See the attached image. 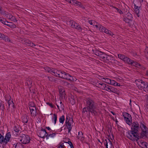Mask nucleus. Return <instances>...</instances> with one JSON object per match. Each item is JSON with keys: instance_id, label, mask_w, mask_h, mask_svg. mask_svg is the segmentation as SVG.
Masks as SVG:
<instances>
[{"instance_id": "obj_1", "label": "nucleus", "mask_w": 148, "mask_h": 148, "mask_svg": "<svg viewBox=\"0 0 148 148\" xmlns=\"http://www.w3.org/2000/svg\"><path fill=\"white\" fill-rule=\"evenodd\" d=\"M85 101L86 106L89 108V110L93 113L94 115H96L97 114V103L92 98L90 97L86 98Z\"/></svg>"}, {"instance_id": "obj_2", "label": "nucleus", "mask_w": 148, "mask_h": 148, "mask_svg": "<svg viewBox=\"0 0 148 148\" xmlns=\"http://www.w3.org/2000/svg\"><path fill=\"white\" fill-rule=\"evenodd\" d=\"M127 136L129 139L133 141H138L139 139V133H137L133 130L127 132Z\"/></svg>"}, {"instance_id": "obj_3", "label": "nucleus", "mask_w": 148, "mask_h": 148, "mask_svg": "<svg viewBox=\"0 0 148 148\" xmlns=\"http://www.w3.org/2000/svg\"><path fill=\"white\" fill-rule=\"evenodd\" d=\"M141 132L140 135L139 136L140 138L147 139L148 138V128L144 124H142L141 125Z\"/></svg>"}, {"instance_id": "obj_4", "label": "nucleus", "mask_w": 148, "mask_h": 148, "mask_svg": "<svg viewBox=\"0 0 148 148\" xmlns=\"http://www.w3.org/2000/svg\"><path fill=\"white\" fill-rule=\"evenodd\" d=\"M95 26L97 28H98V29H99V30L100 32H105L106 34H109L110 35L114 37V34H113L110 30H109L102 25L100 24H98L97 25H96Z\"/></svg>"}, {"instance_id": "obj_5", "label": "nucleus", "mask_w": 148, "mask_h": 148, "mask_svg": "<svg viewBox=\"0 0 148 148\" xmlns=\"http://www.w3.org/2000/svg\"><path fill=\"white\" fill-rule=\"evenodd\" d=\"M142 124H144L143 123L140 122L139 125L137 121L133 122L131 125V130H133L137 133H139V132L141 129V125Z\"/></svg>"}, {"instance_id": "obj_6", "label": "nucleus", "mask_w": 148, "mask_h": 148, "mask_svg": "<svg viewBox=\"0 0 148 148\" xmlns=\"http://www.w3.org/2000/svg\"><path fill=\"white\" fill-rule=\"evenodd\" d=\"M20 137L21 138L20 141L23 144H27L30 142V139L29 136L23 134H20Z\"/></svg>"}, {"instance_id": "obj_7", "label": "nucleus", "mask_w": 148, "mask_h": 148, "mask_svg": "<svg viewBox=\"0 0 148 148\" xmlns=\"http://www.w3.org/2000/svg\"><path fill=\"white\" fill-rule=\"evenodd\" d=\"M124 120L126 123L129 125H130L132 124V118L130 114L125 112L123 113Z\"/></svg>"}, {"instance_id": "obj_8", "label": "nucleus", "mask_w": 148, "mask_h": 148, "mask_svg": "<svg viewBox=\"0 0 148 148\" xmlns=\"http://www.w3.org/2000/svg\"><path fill=\"white\" fill-rule=\"evenodd\" d=\"M136 83V84L139 88L141 89H143L145 88V86L147 82L143 81L142 80L138 79L135 81Z\"/></svg>"}, {"instance_id": "obj_9", "label": "nucleus", "mask_w": 148, "mask_h": 148, "mask_svg": "<svg viewBox=\"0 0 148 148\" xmlns=\"http://www.w3.org/2000/svg\"><path fill=\"white\" fill-rule=\"evenodd\" d=\"M30 111V114L32 116H36L37 110L36 107L35 106L34 103H33V106H30L29 107Z\"/></svg>"}, {"instance_id": "obj_10", "label": "nucleus", "mask_w": 148, "mask_h": 148, "mask_svg": "<svg viewBox=\"0 0 148 148\" xmlns=\"http://www.w3.org/2000/svg\"><path fill=\"white\" fill-rule=\"evenodd\" d=\"M103 143L106 148H113L114 147L112 142L109 139H105L103 141Z\"/></svg>"}, {"instance_id": "obj_11", "label": "nucleus", "mask_w": 148, "mask_h": 148, "mask_svg": "<svg viewBox=\"0 0 148 148\" xmlns=\"http://www.w3.org/2000/svg\"><path fill=\"white\" fill-rule=\"evenodd\" d=\"M11 143L13 145V147L15 148H24V145L22 143L16 142V140L14 139H13Z\"/></svg>"}, {"instance_id": "obj_12", "label": "nucleus", "mask_w": 148, "mask_h": 148, "mask_svg": "<svg viewBox=\"0 0 148 148\" xmlns=\"http://www.w3.org/2000/svg\"><path fill=\"white\" fill-rule=\"evenodd\" d=\"M133 18L132 15L130 13L127 14V17H124L123 20L125 22L128 23H130L132 21Z\"/></svg>"}, {"instance_id": "obj_13", "label": "nucleus", "mask_w": 148, "mask_h": 148, "mask_svg": "<svg viewBox=\"0 0 148 148\" xmlns=\"http://www.w3.org/2000/svg\"><path fill=\"white\" fill-rule=\"evenodd\" d=\"M104 62L114 64L115 60L111 56L107 55Z\"/></svg>"}, {"instance_id": "obj_14", "label": "nucleus", "mask_w": 148, "mask_h": 148, "mask_svg": "<svg viewBox=\"0 0 148 148\" xmlns=\"http://www.w3.org/2000/svg\"><path fill=\"white\" fill-rule=\"evenodd\" d=\"M11 137V134L10 132H8L5 136L4 140V143L5 144L7 143L10 140Z\"/></svg>"}, {"instance_id": "obj_15", "label": "nucleus", "mask_w": 148, "mask_h": 148, "mask_svg": "<svg viewBox=\"0 0 148 148\" xmlns=\"http://www.w3.org/2000/svg\"><path fill=\"white\" fill-rule=\"evenodd\" d=\"M73 122V119H71V120L70 121L66 123V126L68 130V133H71V130L72 128L71 124Z\"/></svg>"}, {"instance_id": "obj_16", "label": "nucleus", "mask_w": 148, "mask_h": 148, "mask_svg": "<svg viewBox=\"0 0 148 148\" xmlns=\"http://www.w3.org/2000/svg\"><path fill=\"white\" fill-rule=\"evenodd\" d=\"M71 3L72 5L77 6L82 8H84L81 2L75 0H72Z\"/></svg>"}, {"instance_id": "obj_17", "label": "nucleus", "mask_w": 148, "mask_h": 148, "mask_svg": "<svg viewBox=\"0 0 148 148\" xmlns=\"http://www.w3.org/2000/svg\"><path fill=\"white\" fill-rule=\"evenodd\" d=\"M46 133L47 134V132L46 130L42 128L38 136L41 138H45Z\"/></svg>"}, {"instance_id": "obj_18", "label": "nucleus", "mask_w": 148, "mask_h": 148, "mask_svg": "<svg viewBox=\"0 0 148 148\" xmlns=\"http://www.w3.org/2000/svg\"><path fill=\"white\" fill-rule=\"evenodd\" d=\"M13 129L15 132H16V134L18 135L19 133L20 130V126L17 124H14V126L13 128Z\"/></svg>"}, {"instance_id": "obj_19", "label": "nucleus", "mask_w": 148, "mask_h": 148, "mask_svg": "<svg viewBox=\"0 0 148 148\" xmlns=\"http://www.w3.org/2000/svg\"><path fill=\"white\" fill-rule=\"evenodd\" d=\"M51 71V74L56 77H58L59 74H60V71L52 69V71Z\"/></svg>"}, {"instance_id": "obj_20", "label": "nucleus", "mask_w": 148, "mask_h": 148, "mask_svg": "<svg viewBox=\"0 0 148 148\" xmlns=\"http://www.w3.org/2000/svg\"><path fill=\"white\" fill-rule=\"evenodd\" d=\"M78 139H80L81 141H83L84 139V137L83 136V134L82 132H79L78 133V135L77 136Z\"/></svg>"}, {"instance_id": "obj_21", "label": "nucleus", "mask_w": 148, "mask_h": 148, "mask_svg": "<svg viewBox=\"0 0 148 148\" xmlns=\"http://www.w3.org/2000/svg\"><path fill=\"white\" fill-rule=\"evenodd\" d=\"M0 38L3 39L6 41L9 42L10 41L9 38L7 36L4 35L1 33H0Z\"/></svg>"}, {"instance_id": "obj_22", "label": "nucleus", "mask_w": 148, "mask_h": 148, "mask_svg": "<svg viewBox=\"0 0 148 148\" xmlns=\"http://www.w3.org/2000/svg\"><path fill=\"white\" fill-rule=\"evenodd\" d=\"M29 119V116L26 115H23L22 116V121L24 123H27Z\"/></svg>"}, {"instance_id": "obj_23", "label": "nucleus", "mask_w": 148, "mask_h": 148, "mask_svg": "<svg viewBox=\"0 0 148 148\" xmlns=\"http://www.w3.org/2000/svg\"><path fill=\"white\" fill-rule=\"evenodd\" d=\"M66 73L64 71H60V74H59L58 77L64 79V78H66V77H65L66 76L65 75Z\"/></svg>"}, {"instance_id": "obj_24", "label": "nucleus", "mask_w": 148, "mask_h": 148, "mask_svg": "<svg viewBox=\"0 0 148 148\" xmlns=\"http://www.w3.org/2000/svg\"><path fill=\"white\" fill-rule=\"evenodd\" d=\"M69 23H70L71 25V27L73 28H75V29L77 27L78 24L75 22L73 21H71L69 22Z\"/></svg>"}, {"instance_id": "obj_25", "label": "nucleus", "mask_w": 148, "mask_h": 148, "mask_svg": "<svg viewBox=\"0 0 148 148\" xmlns=\"http://www.w3.org/2000/svg\"><path fill=\"white\" fill-rule=\"evenodd\" d=\"M112 89L111 92L119 95L120 93V91L119 90L112 87Z\"/></svg>"}, {"instance_id": "obj_26", "label": "nucleus", "mask_w": 148, "mask_h": 148, "mask_svg": "<svg viewBox=\"0 0 148 148\" xmlns=\"http://www.w3.org/2000/svg\"><path fill=\"white\" fill-rule=\"evenodd\" d=\"M118 56L119 59L123 60L124 62H125L126 61V58L127 57L126 56L121 54H118Z\"/></svg>"}, {"instance_id": "obj_27", "label": "nucleus", "mask_w": 148, "mask_h": 148, "mask_svg": "<svg viewBox=\"0 0 148 148\" xmlns=\"http://www.w3.org/2000/svg\"><path fill=\"white\" fill-rule=\"evenodd\" d=\"M107 55L101 52V53L99 55V57L101 58L103 60L104 62L106 60V57Z\"/></svg>"}, {"instance_id": "obj_28", "label": "nucleus", "mask_w": 148, "mask_h": 148, "mask_svg": "<svg viewBox=\"0 0 148 148\" xmlns=\"http://www.w3.org/2000/svg\"><path fill=\"white\" fill-rule=\"evenodd\" d=\"M7 23L8 24L7 26L11 28H15L16 27V26L12 22H9L8 21Z\"/></svg>"}, {"instance_id": "obj_29", "label": "nucleus", "mask_w": 148, "mask_h": 148, "mask_svg": "<svg viewBox=\"0 0 148 148\" xmlns=\"http://www.w3.org/2000/svg\"><path fill=\"white\" fill-rule=\"evenodd\" d=\"M85 112H88L89 113H91L93 115H94L92 111L89 110V108L86 106L84 107L82 110L83 113H85Z\"/></svg>"}, {"instance_id": "obj_30", "label": "nucleus", "mask_w": 148, "mask_h": 148, "mask_svg": "<svg viewBox=\"0 0 148 148\" xmlns=\"http://www.w3.org/2000/svg\"><path fill=\"white\" fill-rule=\"evenodd\" d=\"M126 59V61H125V62L127 63L128 64H130L132 65L133 64V62H134V61L130 59L128 57H127V58Z\"/></svg>"}, {"instance_id": "obj_31", "label": "nucleus", "mask_w": 148, "mask_h": 148, "mask_svg": "<svg viewBox=\"0 0 148 148\" xmlns=\"http://www.w3.org/2000/svg\"><path fill=\"white\" fill-rule=\"evenodd\" d=\"M27 84L29 88H30L32 84V81L30 79H27Z\"/></svg>"}, {"instance_id": "obj_32", "label": "nucleus", "mask_w": 148, "mask_h": 148, "mask_svg": "<svg viewBox=\"0 0 148 148\" xmlns=\"http://www.w3.org/2000/svg\"><path fill=\"white\" fill-rule=\"evenodd\" d=\"M8 104L9 108H10V107H12L14 108V104L12 100H8Z\"/></svg>"}, {"instance_id": "obj_33", "label": "nucleus", "mask_w": 148, "mask_h": 148, "mask_svg": "<svg viewBox=\"0 0 148 148\" xmlns=\"http://www.w3.org/2000/svg\"><path fill=\"white\" fill-rule=\"evenodd\" d=\"M58 91L60 94L62 96H63L65 94L64 91L62 87L59 88Z\"/></svg>"}, {"instance_id": "obj_34", "label": "nucleus", "mask_w": 148, "mask_h": 148, "mask_svg": "<svg viewBox=\"0 0 148 148\" xmlns=\"http://www.w3.org/2000/svg\"><path fill=\"white\" fill-rule=\"evenodd\" d=\"M134 9L135 13L136 14H138L139 12V8L140 7L136 6L135 4H134Z\"/></svg>"}, {"instance_id": "obj_35", "label": "nucleus", "mask_w": 148, "mask_h": 148, "mask_svg": "<svg viewBox=\"0 0 148 148\" xmlns=\"http://www.w3.org/2000/svg\"><path fill=\"white\" fill-rule=\"evenodd\" d=\"M140 143L142 146V147L143 148H146L147 147V143L146 142L140 141Z\"/></svg>"}, {"instance_id": "obj_36", "label": "nucleus", "mask_w": 148, "mask_h": 148, "mask_svg": "<svg viewBox=\"0 0 148 148\" xmlns=\"http://www.w3.org/2000/svg\"><path fill=\"white\" fill-rule=\"evenodd\" d=\"M26 43L28 45L32 47H34V46H36V45L33 43L31 41L28 40L26 42Z\"/></svg>"}, {"instance_id": "obj_37", "label": "nucleus", "mask_w": 148, "mask_h": 148, "mask_svg": "<svg viewBox=\"0 0 148 148\" xmlns=\"http://www.w3.org/2000/svg\"><path fill=\"white\" fill-rule=\"evenodd\" d=\"M65 120V117L64 115H62L59 118V122L60 123L63 124Z\"/></svg>"}, {"instance_id": "obj_38", "label": "nucleus", "mask_w": 148, "mask_h": 148, "mask_svg": "<svg viewBox=\"0 0 148 148\" xmlns=\"http://www.w3.org/2000/svg\"><path fill=\"white\" fill-rule=\"evenodd\" d=\"M5 109L4 104L3 102L0 101V110H2L3 111Z\"/></svg>"}, {"instance_id": "obj_39", "label": "nucleus", "mask_w": 148, "mask_h": 148, "mask_svg": "<svg viewBox=\"0 0 148 148\" xmlns=\"http://www.w3.org/2000/svg\"><path fill=\"white\" fill-rule=\"evenodd\" d=\"M75 97L74 96H72L70 100V102L72 105H74L75 104Z\"/></svg>"}, {"instance_id": "obj_40", "label": "nucleus", "mask_w": 148, "mask_h": 148, "mask_svg": "<svg viewBox=\"0 0 148 148\" xmlns=\"http://www.w3.org/2000/svg\"><path fill=\"white\" fill-rule=\"evenodd\" d=\"M4 139V136L0 133V143H3L4 145L5 144Z\"/></svg>"}, {"instance_id": "obj_41", "label": "nucleus", "mask_w": 148, "mask_h": 148, "mask_svg": "<svg viewBox=\"0 0 148 148\" xmlns=\"http://www.w3.org/2000/svg\"><path fill=\"white\" fill-rule=\"evenodd\" d=\"M107 85H106L104 83H102L100 88H101L103 90H105L106 87H107Z\"/></svg>"}, {"instance_id": "obj_42", "label": "nucleus", "mask_w": 148, "mask_h": 148, "mask_svg": "<svg viewBox=\"0 0 148 148\" xmlns=\"http://www.w3.org/2000/svg\"><path fill=\"white\" fill-rule=\"evenodd\" d=\"M132 65L135 66L137 67H139L141 65L136 62L134 61L133 62Z\"/></svg>"}, {"instance_id": "obj_43", "label": "nucleus", "mask_w": 148, "mask_h": 148, "mask_svg": "<svg viewBox=\"0 0 148 148\" xmlns=\"http://www.w3.org/2000/svg\"><path fill=\"white\" fill-rule=\"evenodd\" d=\"M52 119L54 121V124H55L57 120V115L56 114H53Z\"/></svg>"}, {"instance_id": "obj_44", "label": "nucleus", "mask_w": 148, "mask_h": 148, "mask_svg": "<svg viewBox=\"0 0 148 148\" xmlns=\"http://www.w3.org/2000/svg\"><path fill=\"white\" fill-rule=\"evenodd\" d=\"M114 64H115L116 65L121 66H122L123 65L120 62H119L116 60H115Z\"/></svg>"}, {"instance_id": "obj_45", "label": "nucleus", "mask_w": 148, "mask_h": 148, "mask_svg": "<svg viewBox=\"0 0 148 148\" xmlns=\"http://www.w3.org/2000/svg\"><path fill=\"white\" fill-rule=\"evenodd\" d=\"M112 87L111 86H110L108 85L107 86V87H106V89L105 90L109 92H111L112 90Z\"/></svg>"}, {"instance_id": "obj_46", "label": "nucleus", "mask_w": 148, "mask_h": 148, "mask_svg": "<svg viewBox=\"0 0 148 148\" xmlns=\"http://www.w3.org/2000/svg\"><path fill=\"white\" fill-rule=\"evenodd\" d=\"M45 70L46 71L51 73V71H52V69H51V68H49V67H46L45 68Z\"/></svg>"}, {"instance_id": "obj_47", "label": "nucleus", "mask_w": 148, "mask_h": 148, "mask_svg": "<svg viewBox=\"0 0 148 148\" xmlns=\"http://www.w3.org/2000/svg\"><path fill=\"white\" fill-rule=\"evenodd\" d=\"M103 79H105V82L106 83L110 84V82H111V79L108 78H103Z\"/></svg>"}, {"instance_id": "obj_48", "label": "nucleus", "mask_w": 148, "mask_h": 148, "mask_svg": "<svg viewBox=\"0 0 148 148\" xmlns=\"http://www.w3.org/2000/svg\"><path fill=\"white\" fill-rule=\"evenodd\" d=\"M113 8H115V9H116V10L117 12H118L119 14H123V12L122 11H121V10H120L119 9H118V8H117L116 7H114Z\"/></svg>"}, {"instance_id": "obj_49", "label": "nucleus", "mask_w": 148, "mask_h": 148, "mask_svg": "<svg viewBox=\"0 0 148 148\" xmlns=\"http://www.w3.org/2000/svg\"><path fill=\"white\" fill-rule=\"evenodd\" d=\"M101 53V52L97 50H96L95 52V55H97V56H99V55Z\"/></svg>"}, {"instance_id": "obj_50", "label": "nucleus", "mask_w": 148, "mask_h": 148, "mask_svg": "<svg viewBox=\"0 0 148 148\" xmlns=\"http://www.w3.org/2000/svg\"><path fill=\"white\" fill-rule=\"evenodd\" d=\"M0 21L2 23L4 24H5L6 23H7L8 21H7L6 20V19L5 18H1Z\"/></svg>"}, {"instance_id": "obj_51", "label": "nucleus", "mask_w": 148, "mask_h": 148, "mask_svg": "<svg viewBox=\"0 0 148 148\" xmlns=\"http://www.w3.org/2000/svg\"><path fill=\"white\" fill-rule=\"evenodd\" d=\"M76 29H78L79 31H81L82 30V28L81 26L79 25L78 26H77V27L76 28Z\"/></svg>"}, {"instance_id": "obj_52", "label": "nucleus", "mask_w": 148, "mask_h": 148, "mask_svg": "<svg viewBox=\"0 0 148 148\" xmlns=\"http://www.w3.org/2000/svg\"><path fill=\"white\" fill-rule=\"evenodd\" d=\"M71 119L70 118H68V116H67L66 118L65 123L70 121L71 120Z\"/></svg>"}, {"instance_id": "obj_53", "label": "nucleus", "mask_w": 148, "mask_h": 148, "mask_svg": "<svg viewBox=\"0 0 148 148\" xmlns=\"http://www.w3.org/2000/svg\"><path fill=\"white\" fill-rule=\"evenodd\" d=\"M66 76L65 77H66V78H64V79H66L68 80V79L69 77H70V75L68 73H66V74L65 75Z\"/></svg>"}, {"instance_id": "obj_54", "label": "nucleus", "mask_w": 148, "mask_h": 148, "mask_svg": "<svg viewBox=\"0 0 148 148\" xmlns=\"http://www.w3.org/2000/svg\"><path fill=\"white\" fill-rule=\"evenodd\" d=\"M116 83V82L113 80H111V82H110V84L113 85L114 86L115 85V83Z\"/></svg>"}, {"instance_id": "obj_55", "label": "nucleus", "mask_w": 148, "mask_h": 148, "mask_svg": "<svg viewBox=\"0 0 148 148\" xmlns=\"http://www.w3.org/2000/svg\"><path fill=\"white\" fill-rule=\"evenodd\" d=\"M47 104L49 106H50L51 108H53V105L51 103H49V102L47 103Z\"/></svg>"}, {"instance_id": "obj_56", "label": "nucleus", "mask_w": 148, "mask_h": 148, "mask_svg": "<svg viewBox=\"0 0 148 148\" xmlns=\"http://www.w3.org/2000/svg\"><path fill=\"white\" fill-rule=\"evenodd\" d=\"M68 80L71 81H73L74 80L73 77L71 75H70V77L68 79Z\"/></svg>"}, {"instance_id": "obj_57", "label": "nucleus", "mask_w": 148, "mask_h": 148, "mask_svg": "<svg viewBox=\"0 0 148 148\" xmlns=\"http://www.w3.org/2000/svg\"><path fill=\"white\" fill-rule=\"evenodd\" d=\"M145 89V90H146L147 91H148V82H146V84Z\"/></svg>"}, {"instance_id": "obj_58", "label": "nucleus", "mask_w": 148, "mask_h": 148, "mask_svg": "<svg viewBox=\"0 0 148 148\" xmlns=\"http://www.w3.org/2000/svg\"><path fill=\"white\" fill-rule=\"evenodd\" d=\"M48 80L51 81H52L53 80V78L51 77L48 76L47 77Z\"/></svg>"}, {"instance_id": "obj_59", "label": "nucleus", "mask_w": 148, "mask_h": 148, "mask_svg": "<svg viewBox=\"0 0 148 148\" xmlns=\"http://www.w3.org/2000/svg\"><path fill=\"white\" fill-rule=\"evenodd\" d=\"M56 135V134L55 133H52L51 134H49V136L51 137H54Z\"/></svg>"}, {"instance_id": "obj_60", "label": "nucleus", "mask_w": 148, "mask_h": 148, "mask_svg": "<svg viewBox=\"0 0 148 148\" xmlns=\"http://www.w3.org/2000/svg\"><path fill=\"white\" fill-rule=\"evenodd\" d=\"M60 107L62 110H63L64 109V106L63 104H61V105H60Z\"/></svg>"}, {"instance_id": "obj_61", "label": "nucleus", "mask_w": 148, "mask_h": 148, "mask_svg": "<svg viewBox=\"0 0 148 148\" xmlns=\"http://www.w3.org/2000/svg\"><path fill=\"white\" fill-rule=\"evenodd\" d=\"M96 84L97 85V86L100 88V86L101 85V84L99 82H97L96 83Z\"/></svg>"}, {"instance_id": "obj_62", "label": "nucleus", "mask_w": 148, "mask_h": 148, "mask_svg": "<svg viewBox=\"0 0 148 148\" xmlns=\"http://www.w3.org/2000/svg\"><path fill=\"white\" fill-rule=\"evenodd\" d=\"M114 86H120V84H119L118 82H116V83H115V84Z\"/></svg>"}, {"instance_id": "obj_63", "label": "nucleus", "mask_w": 148, "mask_h": 148, "mask_svg": "<svg viewBox=\"0 0 148 148\" xmlns=\"http://www.w3.org/2000/svg\"><path fill=\"white\" fill-rule=\"evenodd\" d=\"M11 16H12V18L13 20H14L15 21H17V20L16 18H15L14 16H13L12 15H11Z\"/></svg>"}, {"instance_id": "obj_64", "label": "nucleus", "mask_w": 148, "mask_h": 148, "mask_svg": "<svg viewBox=\"0 0 148 148\" xmlns=\"http://www.w3.org/2000/svg\"><path fill=\"white\" fill-rule=\"evenodd\" d=\"M45 137L47 138V139L49 137H50V136H49V134L47 132V134L46 133V135H45Z\"/></svg>"}]
</instances>
